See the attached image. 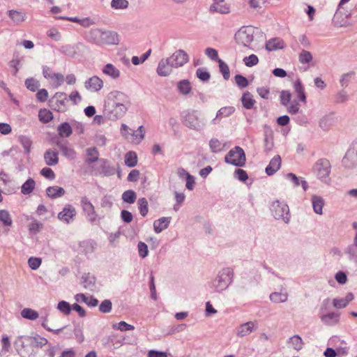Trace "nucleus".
<instances>
[{"label": "nucleus", "mask_w": 357, "mask_h": 357, "mask_svg": "<svg viewBox=\"0 0 357 357\" xmlns=\"http://www.w3.org/2000/svg\"><path fill=\"white\" fill-rule=\"evenodd\" d=\"M127 97L120 91H112L108 94L105 101L104 112L110 120L122 117L127 111Z\"/></svg>", "instance_id": "nucleus-1"}, {"label": "nucleus", "mask_w": 357, "mask_h": 357, "mask_svg": "<svg viewBox=\"0 0 357 357\" xmlns=\"http://www.w3.org/2000/svg\"><path fill=\"white\" fill-rule=\"evenodd\" d=\"M89 33L91 39L100 45H117L119 43V35L114 31L94 29Z\"/></svg>", "instance_id": "nucleus-2"}, {"label": "nucleus", "mask_w": 357, "mask_h": 357, "mask_svg": "<svg viewBox=\"0 0 357 357\" xmlns=\"http://www.w3.org/2000/svg\"><path fill=\"white\" fill-rule=\"evenodd\" d=\"M331 165L328 160L321 158L316 161L312 167L313 175L318 178H325L330 176Z\"/></svg>", "instance_id": "nucleus-3"}, {"label": "nucleus", "mask_w": 357, "mask_h": 357, "mask_svg": "<svg viewBox=\"0 0 357 357\" xmlns=\"http://www.w3.org/2000/svg\"><path fill=\"white\" fill-rule=\"evenodd\" d=\"M254 29L252 26H242L235 33V40L241 45L250 47L254 40Z\"/></svg>", "instance_id": "nucleus-4"}, {"label": "nucleus", "mask_w": 357, "mask_h": 357, "mask_svg": "<svg viewBox=\"0 0 357 357\" xmlns=\"http://www.w3.org/2000/svg\"><path fill=\"white\" fill-rule=\"evenodd\" d=\"M291 98L292 95L289 91L283 90L280 92V103L286 107L289 114H295L299 111L300 105L296 100H292Z\"/></svg>", "instance_id": "nucleus-5"}, {"label": "nucleus", "mask_w": 357, "mask_h": 357, "mask_svg": "<svg viewBox=\"0 0 357 357\" xmlns=\"http://www.w3.org/2000/svg\"><path fill=\"white\" fill-rule=\"evenodd\" d=\"M130 130V128L126 124H122L121 126V133L126 139L130 142L138 144L144 137L145 130L143 126H139L137 130H133L129 135L126 133L127 131Z\"/></svg>", "instance_id": "nucleus-6"}, {"label": "nucleus", "mask_w": 357, "mask_h": 357, "mask_svg": "<svg viewBox=\"0 0 357 357\" xmlns=\"http://www.w3.org/2000/svg\"><path fill=\"white\" fill-rule=\"evenodd\" d=\"M225 161L235 166L243 165L245 162L244 151L241 147L236 146L225 156Z\"/></svg>", "instance_id": "nucleus-7"}, {"label": "nucleus", "mask_w": 357, "mask_h": 357, "mask_svg": "<svg viewBox=\"0 0 357 357\" xmlns=\"http://www.w3.org/2000/svg\"><path fill=\"white\" fill-rule=\"evenodd\" d=\"M351 16V12L346 8L337 7V9L333 16V23L337 27H347L351 26L349 18Z\"/></svg>", "instance_id": "nucleus-8"}, {"label": "nucleus", "mask_w": 357, "mask_h": 357, "mask_svg": "<svg viewBox=\"0 0 357 357\" xmlns=\"http://www.w3.org/2000/svg\"><path fill=\"white\" fill-rule=\"evenodd\" d=\"M183 124L188 128L197 131L203 129L205 126L204 121L199 117L195 111L188 112L184 116Z\"/></svg>", "instance_id": "nucleus-9"}, {"label": "nucleus", "mask_w": 357, "mask_h": 357, "mask_svg": "<svg viewBox=\"0 0 357 357\" xmlns=\"http://www.w3.org/2000/svg\"><path fill=\"white\" fill-rule=\"evenodd\" d=\"M342 165L348 169L357 167V144H354L347 151L342 160Z\"/></svg>", "instance_id": "nucleus-10"}, {"label": "nucleus", "mask_w": 357, "mask_h": 357, "mask_svg": "<svg viewBox=\"0 0 357 357\" xmlns=\"http://www.w3.org/2000/svg\"><path fill=\"white\" fill-rule=\"evenodd\" d=\"M271 211L275 219H282L285 222L289 220V207L287 204L276 201L273 203Z\"/></svg>", "instance_id": "nucleus-11"}, {"label": "nucleus", "mask_w": 357, "mask_h": 357, "mask_svg": "<svg viewBox=\"0 0 357 357\" xmlns=\"http://www.w3.org/2000/svg\"><path fill=\"white\" fill-rule=\"evenodd\" d=\"M168 58L174 68L181 67L188 61V56L183 50H178Z\"/></svg>", "instance_id": "nucleus-12"}, {"label": "nucleus", "mask_w": 357, "mask_h": 357, "mask_svg": "<svg viewBox=\"0 0 357 357\" xmlns=\"http://www.w3.org/2000/svg\"><path fill=\"white\" fill-rule=\"evenodd\" d=\"M76 215L75 208L70 204H67L58 214V218L64 222L69 223Z\"/></svg>", "instance_id": "nucleus-13"}, {"label": "nucleus", "mask_w": 357, "mask_h": 357, "mask_svg": "<svg viewBox=\"0 0 357 357\" xmlns=\"http://www.w3.org/2000/svg\"><path fill=\"white\" fill-rule=\"evenodd\" d=\"M225 0H213V3L210 6L211 13H219L221 14H228L230 13V6L225 3Z\"/></svg>", "instance_id": "nucleus-14"}, {"label": "nucleus", "mask_w": 357, "mask_h": 357, "mask_svg": "<svg viewBox=\"0 0 357 357\" xmlns=\"http://www.w3.org/2000/svg\"><path fill=\"white\" fill-rule=\"evenodd\" d=\"M171 63L172 62H170L169 58L161 59L157 68L158 75L163 77L170 75L172 71V68H174Z\"/></svg>", "instance_id": "nucleus-15"}, {"label": "nucleus", "mask_w": 357, "mask_h": 357, "mask_svg": "<svg viewBox=\"0 0 357 357\" xmlns=\"http://www.w3.org/2000/svg\"><path fill=\"white\" fill-rule=\"evenodd\" d=\"M81 204L84 211L86 213L89 220L91 222L95 221L96 220L97 215L93 205L86 197H83L82 199Z\"/></svg>", "instance_id": "nucleus-16"}, {"label": "nucleus", "mask_w": 357, "mask_h": 357, "mask_svg": "<svg viewBox=\"0 0 357 357\" xmlns=\"http://www.w3.org/2000/svg\"><path fill=\"white\" fill-rule=\"evenodd\" d=\"M85 87L93 92L100 91L103 86V81L98 76H93L85 82Z\"/></svg>", "instance_id": "nucleus-17"}, {"label": "nucleus", "mask_w": 357, "mask_h": 357, "mask_svg": "<svg viewBox=\"0 0 357 357\" xmlns=\"http://www.w3.org/2000/svg\"><path fill=\"white\" fill-rule=\"evenodd\" d=\"M281 158L279 155L275 156L269 162L268 165L266 168V172L268 176H272L275 173L280 167Z\"/></svg>", "instance_id": "nucleus-18"}, {"label": "nucleus", "mask_w": 357, "mask_h": 357, "mask_svg": "<svg viewBox=\"0 0 357 357\" xmlns=\"http://www.w3.org/2000/svg\"><path fill=\"white\" fill-rule=\"evenodd\" d=\"M171 218L162 217L153 222V229L155 233L159 234L167 229L170 223Z\"/></svg>", "instance_id": "nucleus-19"}, {"label": "nucleus", "mask_w": 357, "mask_h": 357, "mask_svg": "<svg viewBox=\"0 0 357 357\" xmlns=\"http://www.w3.org/2000/svg\"><path fill=\"white\" fill-rule=\"evenodd\" d=\"M354 298L352 293H349L344 298H334L333 300V305L335 308L342 309L345 307Z\"/></svg>", "instance_id": "nucleus-20"}, {"label": "nucleus", "mask_w": 357, "mask_h": 357, "mask_svg": "<svg viewBox=\"0 0 357 357\" xmlns=\"http://www.w3.org/2000/svg\"><path fill=\"white\" fill-rule=\"evenodd\" d=\"M340 314L337 312H330L321 317V320L325 324L333 326L337 324L339 321Z\"/></svg>", "instance_id": "nucleus-21"}, {"label": "nucleus", "mask_w": 357, "mask_h": 357, "mask_svg": "<svg viewBox=\"0 0 357 357\" xmlns=\"http://www.w3.org/2000/svg\"><path fill=\"white\" fill-rule=\"evenodd\" d=\"M256 323L253 321H248L240 326L237 331V335L239 336H245L252 332L256 327Z\"/></svg>", "instance_id": "nucleus-22"}, {"label": "nucleus", "mask_w": 357, "mask_h": 357, "mask_svg": "<svg viewBox=\"0 0 357 357\" xmlns=\"http://www.w3.org/2000/svg\"><path fill=\"white\" fill-rule=\"evenodd\" d=\"M294 89L297 94L298 98L303 102L304 104L306 103V96L305 93V89L304 87L301 83V81L298 79H296L294 83Z\"/></svg>", "instance_id": "nucleus-23"}, {"label": "nucleus", "mask_w": 357, "mask_h": 357, "mask_svg": "<svg viewBox=\"0 0 357 357\" xmlns=\"http://www.w3.org/2000/svg\"><path fill=\"white\" fill-rule=\"evenodd\" d=\"M102 71L105 75H108L113 79L119 78L121 75L119 70L112 63L106 64Z\"/></svg>", "instance_id": "nucleus-24"}, {"label": "nucleus", "mask_w": 357, "mask_h": 357, "mask_svg": "<svg viewBox=\"0 0 357 357\" xmlns=\"http://www.w3.org/2000/svg\"><path fill=\"white\" fill-rule=\"evenodd\" d=\"M75 300L77 302L85 303L90 307H95L98 304V301L93 296H86L83 294H78L75 296Z\"/></svg>", "instance_id": "nucleus-25"}, {"label": "nucleus", "mask_w": 357, "mask_h": 357, "mask_svg": "<svg viewBox=\"0 0 357 357\" xmlns=\"http://www.w3.org/2000/svg\"><path fill=\"white\" fill-rule=\"evenodd\" d=\"M44 159L47 165H56L59 161L58 153L55 151L49 149L45 153Z\"/></svg>", "instance_id": "nucleus-26"}, {"label": "nucleus", "mask_w": 357, "mask_h": 357, "mask_svg": "<svg viewBox=\"0 0 357 357\" xmlns=\"http://www.w3.org/2000/svg\"><path fill=\"white\" fill-rule=\"evenodd\" d=\"M284 47V42L280 38H273L268 40L266 44V48L268 51H273Z\"/></svg>", "instance_id": "nucleus-27"}, {"label": "nucleus", "mask_w": 357, "mask_h": 357, "mask_svg": "<svg viewBox=\"0 0 357 357\" xmlns=\"http://www.w3.org/2000/svg\"><path fill=\"white\" fill-rule=\"evenodd\" d=\"M8 16L11 18L14 23L19 24L23 22L26 19L25 13L17 10H9Z\"/></svg>", "instance_id": "nucleus-28"}, {"label": "nucleus", "mask_w": 357, "mask_h": 357, "mask_svg": "<svg viewBox=\"0 0 357 357\" xmlns=\"http://www.w3.org/2000/svg\"><path fill=\"white\" fill-rule=\"evenodd\" d=\"M231 271L229 269L223 270L219 275V286L221 288H225L231 282V278L230 276Z\"/></svg>", "instance_id": "nucleus-29"}, {"label": "nucleus", "mask_w": 357, "mask_h": 357, "mask_svg": "<svg viewBox=\"0 0 357 357\" xmlns=\"http://www.w3.org/2000/svg\"><path fill=\"white\" fill-rule=\"evenodd\" d=\"M312 203L314 211L317 214H322V208L324 205L323 199L320 197L313 196L312 197Z\"/></svg>", "instance_id": "nucleus-30"}, {"label": "nucleus", "mask_w": 357, "mask_h": 357, "mask_svg": "<svg viewBox=\"0 0 357 357\" xmlns=\"http://www.w3.org/2000/svg\"><path fill=\"white\" fill-rule=\"evenodd\" d=\"M209 146L212 152L218 153L224 150L225 144L218 139H211L209 142Z\"/></svg>", "instance_id": "nucleus-31"}, {"label": "nucleus", "mask_w": 357, "mask_h": 357, "mask_svg": "<svg viewBox=\"0 0 357 357\" xmlns=\"http://www.w3.org/2000/svg\"><path fill=\"white\" fill-rule=\"evenodd\" d=\"M55 105L54 109L58 112H63L65 109V100L64 94L62 93H56L55 96Z\"/></svg>", "instance_id": "nucleus-32"}, {"label": "nucleus", "mask_w": 357, "mask_h": 357, "mask_svg": "<svg viewBox=\"0 0 357 357\" xmlns=\"http://www.w3.org/2000/svg\"><path fill=\"white\" fill-rule=\"evenodd\" d=\"M2 348L0 351V357L7 356L10 349V342L9 337L6 335H3L1 338Z\"/></svg>", "instance_id": "nucleus-33"}, {"label": "nucleus", "mask_w": 357, "mask_h": 357, "mask_svg": "<svg viewBox=\"0 0 357 357\" xmlns=\"http://www.w3.org/2000/svg\"><path fill=\"white\" fill-rule=\"evenodd\" d=\"M64 192V190L59 186L49 187L47 189V195L52 198L61 197Z\"/></svg>", "instance_id": "nucleus-34"}, {"label": "nucleus", "mask_w": 357, "mask_h": 357, "mask_svg": "<svg viewBox=\"0 0 357 357\" xmlns=\"http://www.w3.org/2000/svg\"><path fill=\"white\" fill-rule=\"evenodd\" d=\"M243 105L246 109H252L255 103V100L253 99L252 96L247 92L245 93L241 98Z\"/></svg>", "instance_id": "nucleus-35"}, {"label": "nucleus", "mask_w": 357, "mask_h": 357, "mask_svg": "<svg viewBox=\"0 0 357 357\" xmlns=\"http://www.w3.org/2000/svg\"><path fill=\"white\" fill-rule=\"evenodd\" d=\"M0 221L4 226L10 227L13 220L10 213L6 210H0Z\"/></svg>", "instance_id": "nucleus-36"}, {"label": "nucleus", "mask_w": 357, "mask_h": 357, "mask_svg": "<svg viewBox=\"0 0 357 357\" xmlns=\"http://www.w3.org/2000/svg\"><path fill=\"white\" fill-rule=\"evenodd\" d=\"M177 88L179 92L183 95H188L192 89L190 82L186 79L179 82L177 84Z\"/></svg>", "instance_id": "nucleus-37"}, {"label": "nucleus", "mask_w": 357, "mask_h": 357, "mask_svg": "<svg viewBox=\"0 0 357 357\" xmlns=\"http://www.w3.org/2000/svg\"><path fill=\"white\" fill-rule=\"evenodd\" d=\"M21 315L23 318L30 319V320H36L38 318V313L31 308H24L21 312Z\"/></svg>", "instance_id": "nucleus-38"}, {"label": "nucleus", "mask_w": 357, "mask_h": 357, "mask_svg": "<svg viewBox=\"0 0 357 357\" xmlns=\"http://www.w3.org/2000/svg\"><path fill=\"white\" fill-rule=\"evenodd\" d=\"M287 298L288 295L287 293L274 292L270 295L271 301L276 303L285 302Z\"/></svg>", "instance_id": "nucleus-39"}, {"label": "nucleus", "mask_w": 357, "mask_h": 357, "mask_svg": "<svg viewBox=\"0 0 357 357\" xmlns=\"http://www.w3.org/2000/svg\"><path fill=\"white\" fill-rule=\"evenodd\" d=\"M38 117L40 121L47 123L53 119V114L50 110L43 109L39 111Z\"/></svg>", "instance_id": "nucleus-40"}, {"label": "nucleus", "mask_w": 357, "mask_h": 357, "mask_svg": "<svg viewBox=\"0 0 357 357\" xmlns=\"http://www.w3.org/2000/svg\"><path fill=\"white\" fill-rule=\"evenodd\" d=\"M59 135L61 137H69L72 133V128L68 123H61L58 127Z\"/></svg>", "instance_id": "nucleus-41"}, {"label": "nucleus", "mask_w": 357, "mask_h": 357, "mask_svg": "<svg viewBox=\"0 0 357 357\" xmlns=\"http://www.w3.org/2000/svg\"><path fill=\"white\" fill-rule=\"evenodd\" d=\"M289 343L292 346V347L299 351L303 348V342L301 337L298 335H294L289 338Z\"/></svg>", "instance_id": "nucleus-42"}, {"label": "nucleus", "mask_w": 357, "mask_h": 357, "mask_svg": "<svg viewBox=\"0 0 357 357\" xmlns=\"http://www.w3.org/2000/svg\"><path fill=\"white\" fill-rule=\"evenodd\" d=\"M137 155L133 151L127 153L125 155V163L128 167H134L137 164Z\"/></svg>", "instance_id": "nucleus-43"}, {"label": "nucleus", "mask_w": 357, "mask_h": 357, "mask_svg": "<svg viewBox=\"0 0 357 357\" xmlns=\"http://www.w3.org/2000/svg\"><path fill=\"white\" fill-rule=\"evenodd\" d=\"M148 202L145 198L138 200V209L142 216L145 217L149 212Z\"/></svg>", "instance_id": "nucleus-44"}, {"label": "nucleus", "mask_w": 357, "mask_h": 357, "mask_svg": "<svg viewBox=\"0 0 357 357\" xmlns=\"http://www.w3.org/2000/svg\"><path fill=\"white\" fill-rule=\"evenodd\" d=\"M235 111L233 107H224L220 109L217 113L216 118H225L232 114Z\"/></svg>", "instance_id": "nucleus-45"}, {"label": "nucleus", "mask_w": 357, "mask_h": 357, "mask_svg": "<svg viewBox=\"0 0 357 357\" xmlns=\"http://www.w3.org/2000/svg\"><path fill=\"white\" fill-rule=\"evenodd\" d=\"M112 328L114 330H119L121 331H132L135 329L134 326L126 323L124 321H121L119 323L114 324Z\"/></svg>", "instance_id": "nucleus-46"}, {"label": "nucleus", "mask_w": 357, "mask_h": 357, "mask_svg": "<svg viewBox=\"0 0 357 357\" xmlns=\"http://www.w3.org/2000/svg\"><path fill=\"white\" fill-rule=\"evenodd\" d=\"M50 84L54 89L60 86L64 82V77L61 73H56L50 81Z\"/></svg>", "instance_id": "nucleus-47"}, {"label": "nucleus", "mask_w": 357, "mask_h": 357, "mask_svg": "<svg viewBox=\"0 0 357 357\" xmlns=\"http://www.w3.org/2000/svg\"><path fill=\"white\" fill-rule=\"evenodd\" d=\"M98 151L96 148H89L86 150V160L93 162L98 159Z\"/></svg>", "instance_id": "nucleus-48"}, {"label": "nucleus", "mask_w": 357, "mask_h": 357, "mask_svg": "<svg viewBox=\"0 0 357 357\" xmlns=\"http://www.w3.org/2000/svg\"><path fill=\"white\" fill-rule=\"evenodd\" d=\"M123 200L128 204H133L136 199L135 192L132 190H126L122 195Z\"/></svg>", "instance_id": "nucleus-49"}, {"label": "nucleus", "mask_w": 357, "mask_h": 357, "mask_svg": "<svg viewBox=\"0 0 357 357\" xmlns=\"http://www.w3.org/2000/svg\"><path fill=\"white\" fill-rule=\"evenodd\" d=\"M220 71L222 73L224 78L228 79L230 77V72L229 66L221 59H218Z\"/></svg>", "instance_id": "nucleus-50"}, {"label": "nucleus", "mask_w": 357, "mask_h": 357, "mask_svg": "<svg viewBox=\"0 0 357 357\" xmlns=\"http://www.w3.org/2000/svg\"><path fill=\"white\" fill-rule=\"evenodd\" d=\"M298 59L301 63H308L312 60V55L310 52L303 50L299 54Z\"/></svg>", "instance_id": "nucleus-51"}, {"label": "nucleus", "mask_w": 357, "mask_h": 357, "mask_svg": "<svg viewBox=\"0 0 357 357\" xmlns=\"http://www.w3.org/2000/svg\"><path fill=\"white\" fill-rule=\"evenodd\" d=\"M127 0H112L111 6L114 9H126L128 6Z\"/></svg>", "instance_id": "nucleus-52"}, {"label": "nucleus", "mask_w": 357, "mask_h": 357, "mask_svg": "<svg viewBox=\"0 0 357 357\" xmlns=\"http://www.w3.org/2000/svg\"><path fill=\"white\" fill-rule=\"evenodd\" d=\"M34 187V180H26V181L22 186V192L25 195L29 194L32 192Z\"/></svg>", "instance_id": "nucleus-53"}, {"label": "nucleus", "mask_w": 357, "mask_h": 357, "mask_svg": "<svg viewBox=\"0 0 357 357\" xmlns=\"http://www.w3.org/2000/svg\"><path fill=\"white\" fill-rule=\"evenodd\" d=\"M243 62L246 66L252 67L258 63L259 59L255 54H251L249 56H245L243 59Z\"/></svg>", "instance_id": "nucleus-54"}, {"label": "nucleus", "mask_w": 357, "mask_h": 357, "mask_svg": "<svg viewBox=\"0 0 357 357\" xmlns=\"http://www.w3.org/2000/svg\"><path fill=\"white\" fill-rule=\"evenodd\" d=\"M26 86L31 91H35L39 87V82L33 78L27 79L25 81Z\"/></svg>", "instance_id": "nucleus-55"}, {"label": "nucleus", "mask_w": 357, "mask_h": 357, "mask_svg": "<svg viewBox=\"0 0 357 357\" xmlns=\"http://www.w3.org/2000/svg\"><path fill=\"white\" fill-rule=\"evenodd\" d=\"M31 342L37 347H42L47 344V340L40 335L31 337Z\"/></svg>", "instance_id": "nucleus-56"}, {"label": "nucleus", "mask_w": 357, "mask_h": 357, "mask_svg": "<svg viewBox=\"0 0 357 357\" xmlns=\"http://www.w3.org/2000/svg\"><path fill=\"white\" fill-rule=\"evenodd\" d=\"M112 303L109 300H104L99 306V310L103 313H108L112 310Z\"/></svg>", "instance_id": "nucleus-57"}, {"label": "nucleus", "mask_w": 357, "mask_h": 357, "mask_svg": "<svg viewBox=\"0 0 357 357\" xmlns=\"http://www.w3.org/2000/svg\"><path fill=\"white\" fill-rule=\"evenodd\" d=\"M42 260L40 258L38 257H30L28 260V264L29 266L32 270H36L38 269L40 266L41 265Z\"/></svg>", "instance_id": "nucleus-58"}, {"label": "nucleus", "mask_w": 357, "mask_h": 357, "mask_svg": "<svg viewBox=\"0 0 357 357\" xmlns=\"http://www.w3.org/2000/svg\"><path fill=\"white\" fill-rule=\"evenodd\" d=\"M57 308L65 314H70V312L72 310L70 304L68 302L64 301H60L58 303Z\"/></svg>", "instance_id": "nucleus-59"}, {"label": "nucleus", "mask_w": 357, "mask_h": 357, "mask_svg": "<svg viewBox=\"0 0 357 357\" xmlns=\"http://www.w3.org/2000/svg\"><path fill=\"white\" fill-rule=\"evenodd\" d=\"M19 140L25 149V151L29 153L32 144L31 139L26 136H20Z\"/></svg>", "instance_id": "nucleus-60"}, {"label": "nucleus", "mask_w": 357, "mask_h": 357, "mask_svg": "<svg viewBox=\"0 0 357 357\" xmlns=\"http://www.w3.org/2000/svg\"><path fill=\"white\" fill-rule=\"evenodd\" d=\"M61 150L62 153L70 159H73L75 157V151L71 147L62 146Z\"/></svg>", "instance_id": "nucleus-61"}, {"label": "nucleus", "mask_w": 357, "mask_h": 357, "mask_svg": "<svg viewBox=\"0 0 357 357\" xmlns=\"http://www.w3.org/2000/svg\"><path fill=\"white\" fill-rule=\"evenodd\" d=\"M47 35L55 41L61 39V33L56 28H51L47 31Z\"/></svg>", "instance_id": "nucleus-62"}, {"label": "nucleus", "mask_w": 357, "mask_h": 357, "mask_svg": "<svg viewBox=\"0 0 357 357\" xmlns=\"http://www.w3.org/2000/svg\"><path fill=\"white\" fill-rule=\"evenodd\" d=\"M43 227V224L34 220L29 225V230L33 233H38Z\"/></svg>", "instance_id": "nucleus-63"}, {"label": "nucleus", "mask_w": 357, "mask_h": 357, "mask_svg": "<svg viewBox=\"0 0 357 357\" xmlns=\"http://www.w3.org/2000/svg\"><path fill=\"white\" fill-rule=\"evenodd\" d=\"M235 81L236 84L241 88H245L248 85V79L241 75L235 76Z\"/></svg>", "instance_id": "nucleus-64"}]
</instances>
